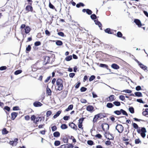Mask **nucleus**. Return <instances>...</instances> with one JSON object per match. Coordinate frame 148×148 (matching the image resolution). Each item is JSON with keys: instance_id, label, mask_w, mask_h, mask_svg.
<instances>
[{"instance_id": "nucleus-1", "label": "nucleus", "mask_w": 148, "mask_h": 148, "mask_svg": "<svg viewBox=\"0 0 148 148\" xmlns=\"http://www.w3.org/2000/svg\"><path fill=\"white\" fill-rule=\"evenodd\" d=\"M63 82L61 78H59L57 79L56 81V84L58 86L57 90L61 91L64 88Z\"/></svg>"}, {"instance_id": "nucleus-2", "label": "nucleus", "mask_w": 148, "mask_h": 148, "mask_svg": "<svg viewBox=\"0 0 148 148\" xmlns=\"http://www.w3.org/2000/svg\"><path fill=\"white\" fill-rule=\"evenodd\" d=\"M86 109L87 111L91 113L92 112L94 111L93 107L91 105L88 106L87 107Z\"/></svg>"}, {"instance_id": "nucleus-3", "label": "nucleus", "mask_w": 148, "mask_h": 148, "mask_svg": "<svg viewBox=\"0 0 148 148\" xmlns=\"http://www.w3.org/2000/svg\"><path fill=\"white\" fill-rule=\"evenodd\" d=\"M25 10L27 12H29V11L32 12L33 11V8L32 5H29L26 7Z\"/></svg>"}, {"instance_id": "nucleus-4", "label": "nucleus", "mask_w": 148, "mask_h": 148, "mask_svg": "<svg viewBox=\"0 0 148 148\" xmlns=\"http://www.w3.org/2000/svg\"><path fill=\"white\" fill-rule=\"evenodd\" d=\"M134 22L139 27H141L142 24L140 21L138 19H135L134 20Z\"/></svg>"}, {"instance_id": "nucleus-5", "label": "nucleus", "mask_w": 148, "mask_h": 148, "mask_svg": "<svg viewBox=\"0 0 148 148\" xmlns=\"http://www.w3.org/2000/svg\"><path fill=\"white\" fill-rule=\"evenodd\" d=\"M99 66L100 67L105 68L106 69H107L110 72H111V69L108 68V66L107 64L101 63L100 64Z\"/></svg>"}, {"instance_id": "nucleus-6", "label": "nucleus", "mask_w": 148, "mask_h": 148, "mask_svg": "<svg viewBox=\"0 0 148 148\" xmlns=\"http://www.w3.org/2000/svg\"><path fill=\"white\" fill-rule=\"evenodd\" d=\"M142 130V132L140 133V135L143 138H144L146 136L145 133L146 132V130L145 127H143Z\"/></svg>"}, {"instance_id": "nucleus-7", "label": "nucleus", "mask_w": 148, "mask_h": 148, "mask_svg": "<svg viewBox=\"0 0 148 148\" xmlns=\"http://www.w3.org/2000/svg\"><path fill=\"white\" fill-rule=\"evenodd\" d=\"M113 30L110 28H107L104 30L105 32L108 34H113V32H112V31Z\"/></svg>"}, {"instance_id": "nucleus-8", "label": "nucleus", "mask_w": 148, "mask_h": 148, "mask_svg": "<svg viewBox=\"0 0 148 148\" xmlns=\"http://www.w3.org/2000/svg\"><path fill=\"white\" fill-rule=\"evenodd\" d=\"M18 113L15 112H13L11 113V119L12 120H14L15 118L17 117L18 115Z\"/></svg>"}, {"instance_id": "nucleus-9", "label": "nucleus", "mask_w": 148, "mask_h": 148, "mask_svg": "<svg viewBox=\"0 0 148 148\" xmlns=\"http://www.w3.org/2000/svg\"><path fill=\"white\" fill-rule=\"evenodd\" d=\"M42 104L40 102L36 101L33 103V105L35 107H38L41 106Z\"/></svg>"}, {"instance_id": "nucleus-10", "label": "nucleus", "mask_w": 148, "mask_h": 148, "mask_svg": "<svg viewBox=\"0 0 148 148\" xmlns=\"http://www.w3.org/2000/svg\"><path fill=\"white\" fill-rule=\"evenodd\" d=\"M94 22L96 25L98 26L100 28V29L102 30V24L98 20H94Z\"/></svg>"}, {"instance_id": "nucleus-11", "label": "nucleus", "mask_w": 148, "mask_h": 148, "mask_svg": "<svg viewBox=\"0 0 148 148\" xmlns=\"http://www.w3.org/2000/svg\"><path fill=\"white\" fill-rule=\"evenodd\" d=\"M111 67L113 69L116 70L119 69L120 68L119 66L115 63L112 64L111 65Z\"/></svg>"}, {"instance_id": "nucleus-12", "label": "nucleus", "mask_w": 148, "mask_h": 148, "mask_svg": "<svg viewBox=\"0 0 148 148\" xmlns=\"http://www.w3.org/2000/svg\"><path fill=\"white\" fill-rule=\"evenodd\" d=\"M24 30L25 33L27 34L30 31L31 28L29 26L27 25L25 27V28Z\"/></svg>"}, {"instance_id": "nucleus-13", "label": "nucleus", "mask_w": 148, "mask_h": 148, "mask_svg": "<svg viewBox=\"0 0 148 148\" xmlns=\"http://www.w3.org/2000/svg\"><path fill=\"white\" fill-rule=\"evenodd\" d=\"M117 126H118V129L120 131V133L122 132L124 130V127L121 124H117Z\"/></svg>"}, {"instance_id": "nucleus-14", "label": "nucleus", "mask_w": 148, "mask_h": 148, "mask_svg": "<svg viewBox=\"0 0 148 148\" xmlns=\"http://www.w3.org/2000/svg\"><path fill=\"white\" fill-rule=\"evenodd\" d=\"M139 66L140 68H141L142 69L144 70L145 71V70H147V67L144 65L143 64L141 63H140V64H139Z\"/></svg>"}, {"instance_id": "nucleus-15", "label": "nucleus", "mask_w": 148, "mask_h": 148, "mask_svg": "<svg viewBox=\"0 0 148 148\" xmlns=\"http://www.w3.org/2000/svg\"><path fill=\"white\" fill-rule=\"evenodd\" d=\"M135 95L138 97H143L142 94L140 92H137L134 93Z\"/></svg>"}, {"instance_id": "nucleus-16", "label": "nucleus", "mask_w": 148, "mask_h": 148, "mask_svg": "<svg viewBox=\"0 0 148 148\" xmlns=\"http://www.w3.org/2000/svg\"><path fill=\"white\" fill-rule=\"evenodd\" d=\"M26 26V25L24 24H23L21 25L20 27V29L21 30V34L23 35V37H24V34H23V29H25V28Z\"/></svg>"}, {"instance_id": "nucleus-17", "label": "nucleus", "mask_w": 148, "mask_h": 148, "mask_svg": "<svg viewBox=\"0 0 148 148\" xmlns=\"http://www.w3.org/2000/svg\"><path fill=\"white\" fill-rule=\"evenodd\" d=\"M53 136L55 137H59L60 136V134L58 131H56L53 133Z\"/></svg>"}, {"instance_id": "nucleus-18", "label": "nucleus", "mask_w": 148, "mask_h": 148, "mask_svg": "<svg viewBox=\"0 0 148 148\" xmlns=\"http://www.w3.org/2000/svg\"><path fill=\"white\" fill-rule=\"evenodd\" d=\"M104 131H107L108 130L109 128V126L108 124L106 123H104Z\"/></svg>"}, {"instance_id": "nucleus-19", "label": "nucleus", "mask_w": 148, "mask_h": 148, "mask_svg": "<svg viewBox=\"0 0 148 148\" xmlns=\"http://www.w3.org/2000/svg\"><path fill=\"white\" fill-rule=\"evenodd\" d=\"M73 108V105L72 104H71L69 105L68 107L66 108L65 110L66 111H68L70 110H72Z\"/></svg>"}, {"instance_id": "nucleus-20", "label": "nucleus", "mask_w": 148, "mask_h": 148, "mask_svg": "<svg viewBox=\"0 0 148 148\" xmlns=\"http://www.w3.org/2000/svg\"><path fill=\"white\" fill-rule=\"evenodd\" d=\"M47 93L49 96H50L51 94V90L48 88V86H47Z\"/></svg>"}, {"instance_id": "nucleus-21", "label": "nucleus", "mask_w": 148, "mask_h": 148, "mask_svg": "<svg viewBox=\"0 0 148 148\" xmlns=\"http://www.w3.org/2000/svg\"><path fill=\"white\" fill-rule=\"evenodd\" d=\"M2 132L3 134L5 135L8 134L9 132L7 130L6 128H4L2 130Z\"/></svg>"}, {"instance_id": "nucleus-22", "label": "nucleus", "mask_w": 148, "mask_h": 148, "mask_svg": "<svg viewBox=\"0 0 148 148\" xmlns=\"http://www.w3.org/2000/svg\"><path fill=\"white\" fill-rule=\"evenodd\" d=\"M85 5L82 2H79L76 5V7L77 8H79L81 6L83 7Z\"/></svg>"}, {"instance_id": "nucleus-23", "label": "nucleus", "mask_w": 148, "mask_h": 148, "mask_svg": "<svg viewBox=\"0 0 148 148\" xmlns=\"http://www.w3.org/2000/svg\"><path fill=\"white\" fill-rule=\"evenodd\" d=\"M129 112L132 114H133L134 113V108L132 106H129Z\"/></svg>"}, {"instance_id": "nucleus-24", "label": "nucleus", "mask_w": 148, "mask_h": 148, "mask_svg": "<svg viewBox=\"0 0 148 148\" xmlns=\"http://www.w3.org/2000/svg\"><path fill=\"white\" fill-rule=\"evenodd\" d=\"M56 41V44L57 45L61 46L63 45V42L61 40H57Z\"/></svg>"}, {"instance_id": "nucleus-25", "label": "nucleus", "mask_w": 148, "mask_h": 148, "mask_svg": "<svg viewBox=\"0 0 148 148\" xmlns=\"http://www.w3.org/2000/svg\"><path fill=\"white\" fill-rule=\"evenodd\" d=\"M114 35L117 36L119 38H121L123 36V34L121 32L119 31L116 34H114Z\"/></svg>"}, {"instance_id": "nucleus-26", "label": "nucleus", "mask_w": 148, "mask_h": 148, "mask_svg": "<svg viewBox=\"0 0 148 148\" xmlns=\"http://www.w3.org/2000/svg\"><path fill=\"white\" fill-rule=\"evenodd\" d=\"M106 106L108 108H111L114 107V105L111 103H108L107 104Z\"/></svg>"}, {"instance_id": "nucleus-27", "label": "nucleus", "mask_w": 148, "mask_h": 148, "mask_svg": "<svg viewBox=\"0 0 148 148\" xmlns=\"http://www.w3.org/2000/svg\"><path fill=\"white\" fill-rule=\"evenodd\" d=\"M143 115L146 116L148 115V108H146L145 109V110L142 112Z\"/></svg>"}, {"instance_id": "nucleus-28", "label": "nucleus", "mask_w": 148, "mask_h": 148, "mask_svg": "<svg viewBox=\"0 0 148 148\" xmlns=\"http://www.w3.org/2000/svg\"><path fill=\"white\" fill-rule=\"evenodd\" d=\"M113 104L116 106H119L121 105V103L118 101H115L113 102Z\"/></svg>"}, {"instance_id": "nucleus-29", "label": "nucleus", "mask_w": 148, "mask_h": 148, "mask_svg": "<svg viewBox=\"0 0 148 148\" xmlns=\"http://www.w3.org/2000/svg\"><path fill=\"white\" fill-rule=\"evenodd\" d=\"M31 49V47L30 45H28L27 47L26 48V53H28L29 52Z\"/></svg>"}, {"instance_id": "nucleus-30", "label": "nucleus", "mask_w": 148, "mask_h": 148, "mask_svg": "<svg viewBox=\"0 0 148 148\" xmlns=\"http://www.w3.org/2000/svg\"><path fill=\"white\" fill-rule=\"evenodd\" d=\"M60 127L62 129L64 130L67 129L68 127L66 124H63L61 125Z\"/></svg>"}, {"instance_id": "nucleus-31", "label": "nucleus", "mask_w": 148, "mask_h": 148, "mask_svg": "<svg viewBox=\"0 0 148 148\" xmlns=\"http://www.w3.org/2000/svg\"><path fill=\"white\" fill-rule=\"evenodd\" d=\"M90 17L91 19L94 20H96L97 18L96 15L94 14H91Z\"/></svg>"}, {"instance_id": "nucleus-32", "label": "nucleus", "mask_w": 148, "mask_h": 148, "mask_svg": "<svg viewBox=\"0 0 148 148\" xmlns=\"http://www.w3.org/2000/svg\"><path fill=\"white\" fill-rule=\"evenodd\" d=\"M72 56L71 55L67 56L65 58V60L67 61H69L72 59Z\"/></svg>"}, {"instance_id": "nucleus-33", "label": "nucleus", "mask_w": 148, "mask_h": 148, "mask_svg": "<svg viewBox=\"0 0 148 148\" xmlns=\"http://www.w3.org/2000/svg\"><path fill=\"white\" fill-rule=\"evenodd\" d=\"M22 72L21 70H18L15 71L14 73L15 75H17L21 73Z\"/></svg>"}, {"instance_id": "nucleus-34", "label": "nucleus", "mask_w": 148, "mask_h": 148, "mask_svg": "<svg viewBox=\"0 0 148 148\" xmlns=\"http://www.w3.org/2000/svg\"><path fill=\"white\" fill-rule=\"evenodd\" d=\"M121 114L122 113L123 115H125L127 116H128L127 113L125 110H123V109H121Z\"/></svg>"}, {"instance_id": "nucleus-35", "label": "nucleus", "mask_w": 148, "mask_h": 148, "mask_svg": "<svg viewBox=\"0 0 148 148\" xmlns=\"http://www.w3.org/2000/svg\"><path fill=\"white\" fill-rule=\"evenodd\" d=\"M132 125L133 126V127L135 129H137L138 128H140V127H139L138 125L135 123H133Z\"/></svg>"}, {"instance_id": "nucleus-36", "label": "nucleus", "mask_w": 148, "mask_h": 148, "mask_svg": "<svg viewBox=\"0 0 148 148\" xmlns=\"http://www.w3.org/2000/svg\"><path fill=\"white\" fill-rule=\"evenodd\" d=\"M55 146H57L60 144V141L59 140H56L54 143Z\"/></svg>"}, {"instance_id": "nucleus-37", "label": "nucleus", "mask_w": 148, "mask_h": 148, "mask_svg": "<svg viewBox=\"0 0 148 148\" xmlns=\"http://www.w3.org/2000/svg\"><path fill=\"white\" fill-rule=\"evenodd\" d=\"M87 143L88 145L91 146L94 145V143L93 141L90 140H88L87 141Z\"/></svg>"}, {"instance_id": "nucleus-38", "label": "nucleus", "mask_w": 148, "mask_h": 148, "mask_svg": "<svg viewBox=\"0 0 148 148\" xmlns=\"http://www.w3.org/2000/svg\"><path fill=\"white\" fill-rule=\"evenodd\" d=\"M9 144L12 146L15 145L17 144V143L15 142V141L13 140H10L9 142Z\"/></svg>"}, {"instance_id": "nucleus-39", "label": "nucleus", "mask_w": 148, "mask_h": 148, "mask_svg": "<svg viewBox=\"0 0 148 148\" xmlns=\"http://www.w3.org/2000/svg\"><path fill=\"white\" fill-rule=\"evenodd\" d=\"M114 95H110L109 97L110 101H112L114 100Z\"/></svg>"}, {"instance_id": "nucleus-40", "label": "nucleus", "mask_w": 148, "mask_h": 148, "mask_svg": "<svg viewBox=\"0 0 148 148\" xmlns=\"http://www.w3.org/2000/svg\"><path fill=\"white\" fill-rule=\"evenodd\" d=\"M114 113L116 114L119 115L121 114V110H116L114 111Z\"/></svg>"}, {"instance_id": "nucleus-41", "label": "nucleus", "mask_w": 148, "mask_h": 148, "mask_svg": "<svg viewBox=\"0 0 148 148\" xmlns=\"http://www.w3.org/2000/svg\"><path fill=\"white\" fill-rule=\"evenodd\" d=\"M36 119H37L36 116L34 115H33L31 116V121H33V122H35V121Z\"/></svg>"}, {"instance_id": "nucleus-42", "label": "nucleus", "mask_w": 148, "mask_h": 148, "mask_svg": "<svg viewBox=\"0 0 148 148\" xmlns=\"http://www.w3.org/2000/svg\"><path fill=\"white\" fill-rule=\"evenodd\" d=\"M52 114V112L51 110L48 111L46 114V116L47 117L50 116Z\"/></svg>"}, {"instance_id": "nucleus-43", "label": "nucleus", "mask_w": 148, "mask_h": 148, "mask_svg": "<svg viewBox=\"0 0 148 148\" xmlns=\"http://www.w3.org/2000/svg\"><path fill=\"white\" fill-rule=\"evenodd\" d=\"M45 61V62L46 60L47 62H48L49 63L50 60V58L49 56H46L44 58Z\"/></svg>"}, {"instance_id": "nucleus-44", "label": "nucleus", "mask_w": 148, "mask_h": 148, "mask_svg": "<svg viewBox=\"0 0 148 148\" xmlns=\"http://www.w3.org/2000/svg\"><path fill=\"white\" fill-rule=\"evenodd\" d=\"M122 92H125V93H131L132 92V90H129V89H126L125 90H124L123 91H122Z\"/></svg>"}, {"instance_id": "nucleus-45", "label": "nucleus", "mask_w": 148, "mask_h": 148, "mask_svg": "<svg viewBox=\"0 0 148 148\" xmlns=\"http://www.w3.org/2000/svg\"><path fill=\"white\" fill-rule=\"evenodd\" d=\"M136 101L139 103H145V102L144 101H143L142 100V99H137L136 100Z\"/></svg>"}, {"instance_id": "nucleus-46", "label": "nucleus", "mask_w": 148, "mask_h": 148, "mask_svg": "<svg viewBox=\"0 0 148 148\" xmlns=\"http://www.w3.org/2000/svg\"><path fill=\"white\" fill-rule=\"evenodd\" d=\"M92 12V11L90 10L89 9H87L86 13L87 14L89 15H91Z\"/></svg>"}, {"instance_id": "nucleus-47", "label": "nucleus", "mask_w": 148, "mask_h": 148, "mask_svg": "<svg viewBox=\"0 0 148 148\" xmlns=\"http://www.w3.org/2000/svg\"><path fill=\"white\" fill-rule=\"evenodd\" d=\"M95 78V76L94 75H92L90 76L89 78V81L91 82Z\"/></svg>"}, {"instance_id": "nucleus-48", "label": "nucleus", "mask_w": 148, "mask_h": 148, "mask_svg": "<svg viewBox=\"0 0 148 148\" xmlns=\"http://www.w3.org/2000/svg\"><path fill=\"white\" fill-rule=\"evenodd\" d=\"M41 44V42L40 41H37L35 42L34 45L36 46H40Z\"/></svg>"}, {"instance_id": "nucleus-49", "label": "nucleus", "mask_w": 148, "mask_h": 148, "mask_svg": "<svg viewBox=\"0 0 148 148\" xmlns=\"http://www.w3.org/2000/svg\"><path fill=\"white\" fill-rule=\"evenodd\" d=\"M87 90V88L84 87H82L80 88V90L81 92H84L86 90Z\"/></svg>"}, {"instance_id": "nucleus-50", "label": "nucleus", "mask_w": 148, "mask_h": 148, "mask_svg": "<svg viewBox=\"0 0 148 148\" xmlns=\"http://www.w3.org/2000/svg\"><path fill=\"white\" fill-rule=\"evenodd\" d=\"M49 6L51 9H55V7L52 4L50 1L49 2Z\"/></svg>"}, {"instance_id": "nucleus-51", "label": "nucleus", "mask_w": 148, "mask_h": 148, "mask_svg": "<svg viewBox=\"0 0 148 148\" xmlns=\"http://www.w3.org/2000/svg\"><path fill=\"white\" fill-rule=\"evenodd\" d=\"M58 35L62 37H64V36H66L64 35V33L62 32H58Z\"/></svg>"}, {"instance_id": "nucleus-52", "label": "nucleus", "mask_w": 148, "mask_h": 148, "mask_svg": "<svg viewBox=\"0 0 148 148\" xmlns=\"http://www.w3.org/2000/svg\"><path fill=\"white\" fill-rule=\"evenodd\" d=\"M85 118L82 117L80 118L79 120V123L82 124L83 122L84 121Z\"/></svg>"}, {"instance_id": "nucleus-53", "label": "nucleus", "mask_w": 148, "mask_h": 148, "mask_svg": "<svg viewBox=\"0 0 148 148\" xmlns=\"http://www.w3.org/2000/svg\"><path fill=\"white\" fill-rule=\"evenodd\" d=\"M119 98L120 100L122 101H123L125 99V97L123 95H120L119 97Z\"/></svg>"}, {"instance_id": "nucleus-54", "label": "nucleus", "mask_w": 148, "mask_h": 148, "mask_svg": "<svg viewBox=\"0 0 148 148\" xmlns=\"http://www.w3.org/2000/svg\"><path fill=\"white\" fill-rule=\"evenodd\" d=\"M52 131V132H54L57 130V127L56 125H53L51 127Z\"/></svg>"}, {"instance_id": "nucleus-55", "label": "nucleus", "mask_w": 148, "mask_h": 148, "mask_svg": "<svg viewBox=\"0 0 148 148\" xmlns=\"http://www.w3.org/2000/svg\"><path fill=\"white\" fill-rule=\"evenodd\" d=\"M3 109L4 110H6L8 112H9L10 110V108L9 107L7 106H6L4 107Z\"/></svg>"}, {"instance_id": "nucleus-56", "label": "nucleus", "mask_w": 148, "mask_h": 148, "mask_svg": "<svg viewBox=\"0 0 148 148\" xmlns=\"http://www.w3.org/2000/svg\"><path fill=\"white\" fill-rule=\"evenodd\" d=\"M19 110V108L18 106H16L13 107L12 110L14 111H16Z\"/></svg>"}, {"instance_id": "nucleus-57", "label": "nucleus", "mask_w": 148, "mask_h": 148, "mask_svg": "<svg viewBox=\"0 0 148 148\" xmlns=\"http://www.w3.org/2000/svg\"><path fill=\"white\" fill-rule=\"evenodd\" d=\"M141 142V141L139 138L136 139L135 140V143L136 144H138Z\"/></svg>"}, {"instance_id": "nucleus-58", "label": "nucleus", "mask_w": 148, "mask_h": 148, "mask_svg": "<svg viewBox=\"0 0 148 148\" xmlns=\"http://www.w3.org/2000/svg\"><path fill=\"white\" fill-rule=\"evenodd\" d=\"M71 124H73V126L72 129L76 130H77V126L73 122H71Z\"/></svg>"}, {"instance_id": "nucleus-59", "label": "nucleus", "mask_w": 148, "mask_h": 148, "mask_svg": "<svg viewBox=\"0 0 148 148\" xmlns=\"http://www.w3.org/2000/svg\"><path fill=\"white\" fill-rule=\"evenodd\" d=\"M98 119L97 117V116H96L95 115L94 116V117L93 118V123H95L96 122L97 120Z\"/></svg>"}, {"instance_id": "nucleus-60", "label": "nucleus", "mask_w": 148, "mask_h": 148, "mask_svg": "<svg viewBox=\"0 0 148 148\" xmlns=\"http://www.w3.org/2000/svg\"><path fill=\"white\" fill-rule=\"evenodd\" d=\"M136 90L138 91L142 90L140 86H138L135 88Z\"/></svg>"}, {"instance_id": "nucleus-61", "label": "nucleus", "mask_w": 148, "mask_h": 148, "mask_svg": "<svg viewBox=\"0 0 148 148\" xmlns=\"http://www.w3.org/2000/svg\"><path fill=\"white\" fill-rule=\"evenodd\" d=\"M45 34L47 36H50L51 34L50 32H49L47 29H46L45 30Z\"/></svg>"}, {"instance_id": "nucleus-62", "label": "nucleus", "mask_w": 148, "mask_h": 148, "mask_svg": "<svg viewBox=\"0 0 148 148\" xmlns=\"http://www.w3.org/2000/svg\"><path fill=\"white\" fill-rule=\"evenodd\" d=\"M70 119L69 116H65L63 117V119L65 121H68Z\"/></svg>"}, {"instance_id": "nucleus-63", "label": "nucleus", "mask_w": 148, "mask_h": 148, "mask_svg": "<svg viewBox=\"0 0 148 148\" xmlns=\"http://www.w3.org/2000/svg\"><path fill=\"white\" fill-rule=\"evenodd\" d=\"M63 140L64 143H68V139L67 138H64L63 139Z\"/></svg>"}, {"instance_id": "nucleus-64", "label": "nucleus", "mask_w": 148, "mask_h": 148, "mask_svg": "<svg viewBox=\"0 0 148 148\" xmlns=\"http://www.w3.org/2000/svg\"><path fill=\"white\" fill-rule=\"evenodd\" d=\"M7 67L5 66H2L0 67V70L3 71L7 69Z\"/></svg>"}]
</instances>
